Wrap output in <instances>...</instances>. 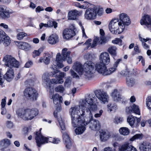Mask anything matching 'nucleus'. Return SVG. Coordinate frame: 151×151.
Returning <instances> with one entry per match:
<instances>
[{
	"mask_svg": "<svg viewBox=\"0 0 151 151\" xmlns=\"http://www.w3.org/2000/svg\"><path fill=\"white\" fill-rule=\"evenodd\" d=\"M106 65L101 62L95 64L91 61H88L84 64V70L86 73L90 74L94 73L96 70L98 73L102 74L103 75H109L116 70L115 68H110L107 69Z\"/></svg>",
	"mask_w": 151,
	"mask_h": 151,
	"instance_id": "1",
	"label": "nucleus"
},
{
	"mask_svg": "<svg viewBox=\"0 0 151 151\" xmlns=\"http://www.w3.org/2000/svg\"><path fill=\"white\" fill-rule=\"evenodd\" d=\"M69 112L71 118L76 119V122H75L76 123L73 125L74 126H76V125H87L88 122H86L84 118L88 116L90 119L93 117L91 112L87 108L85 110L84 109L79 110L76 107L71 108Z\"/></svg>",
	"mask_w": 151,
	"mask_h": 151,
	"instance_id": "2",
	"label": "nucleus"
},
{
	"mask_svg": "<svg viewBox=\"0 0 151 151\" xmlns=\"http://www.w3.org/2000/svg\"><path fill=\"white\" fill-rule=\"evenodd\" d=\"M67 48H63L62 50V58L60 52L58 53L56 56V59L55 61L56 66L59 68H62L64 66L62 63L63 61L67 60V62L69 64H71L72 63L71 58L70 57V52L67 51Z\"/></svg>",
	"mask_w": 151,
	"mask_h": 151,
	"instance_id": "3",
	"label": "nucleus"
},
{
	"mask_svg": "<svg viewBox=\"0 0 151 151\" xmlns=\"http://www.w3.org/2000/svg\"><path fill=\"white\" fill-rule=\"evenodd\" d=\"M35 134V139L37 145L39 147L42 145L47 143L48 142H52L55 144H58L60 142L58 138L52 139V137L48 138L43 136L40 132H34Z\"/></svg>",
	"mask_w": 151,
	"mask_h": 151,
	"instance_id": "4",
	"label": "nucleus"
},
{
	"mask_svg": "<svg viewBox=\"0 0 151 151\" xmlns=\"http://www.w3.org/2000/svg\"><path fill=\"white\" fill-rule=\"evenodd\" d=\"M103 13L102 8L98 6H94L93 8H88L85 12V18L86 19L92 20L96 18L97 14L98 16L102 15Z\"/></svg>",
	"mask_w": 151,
	"mask_h": 151,
	"instance_id": "5",
	"label": "nucleus"
},
{
	"mask_svg": "<svg viewBox=\"0 0 151 151\" xmlns=\"http://www.w3.org/2000/svg\"><path fill=\"white\" fill-rule=\"evenodd\" d=\"M109 27L111 32L114 34L121 33L123 31L125 28L123 25H122L121 22H118L117 19H115L110 22Z\"/></svg>",
	"mask_w": 151,
	"mask_h": 151,
	"instance_id": "6",
	"label": "nucleus"
},
{
	"mask_svg": "<svg viewBox=\"0 0 151 151\" xmlns=\"http://www.w3.org/2000/svg\"><path fill=\"white\" fill-rule=\"evenodd\" d=\"M24 94L27 99L32 101L37 100L38 95L37 91L32 87L26 88L24 91Z\"/></svg>",
	"mask_w": 151,
	"mask_h": 151,
	"instance_id": "7",
	"label": "nucleus"
},
{
	"mask_svg": "<svg viewBox=\"0 0 151 151\" xmlns=\"http://www.w3.org/2000/svg\"><path fill=\"white\" fill-rule=\"evenodd\" d=\"M5 65L10 68L15 67L18 68L19 66V62L11 55H6L3 59Z\"/></svg>",
	"mask_w": 151,
	"mask_h": 151,
	"instance_id": "8",
	"label": "nucleus"
},
{
	"mask_svg": "<svg viewBox=\"0 0 151 151\" xmlns=\"http://www.w3.org/2000/svg\"><path fill=\"white\" fill-rule=\"evenodd\" d=\"M76 28L73 24H71L68 28L64 29L63 32V37L64 39L69 40L76 35Z\"/></svg>",
	"mask_w": 151,
	"mask_h": 151,
	"instance_id": "9",
	"label": "nucleus"
},
{
	"mask_svg": "<svg viewBox=\"0 0 151 151\" xmlns=\"http://www.w3.org/2000/svg\"><path fill=\"white\" fill-rule=\"evenodd\" d=\"M42 80L45 84V86L46 88H50L51 87V84H56L57 83H63V79H59L58 78L56 79H52L50 80L45 76H42Z\"/></svg>",
	"mask_w": 151,
	"mask_h": 151,
	"instance_id": "10",
	"label": "nucleus"
},
{
	"mask_svg": "<svg viewBox=\"0 0 151 151\" xmlns=\"http://www.w3.org/2000/svg\"><path fill=\"white\" fill-rule=\"evenodd\" d=\"M123 76L126 77V83L127 86L129 87H132L135 84L136 81L132 76V74L130 72L127 70L122 72Z\"/></svg>",
	"mask_w": 151,
	"mask_h": 151,
	"instance_id": "11",
	"label": "nucleus"
},
{
	"mask_svg": "<svg viewBox=\"0 0 151 151\" xmlns=\"http://www.w3.org/2000/svg\"><path fill=\"white\" fill-rule=\"evenodd\" d=\"M141 25H145L144 28L151 30V18L148 15H145L140 21Z\"/></svg>",
	"mask_w": 151,
	"mask_h": 151,
	"instance_id": "12",
	"label": "nucleus"
},
{
	"mask_svg": "<svg viewBox=\"0 0 151 151\" xmlns=\"http://www.w3.org/2000/svg\"><path fill=\"white\" fill-rule=\"evenodd\" d=\"M141 121V118L132 115L129 116L127 118V122L130 126L134 127H138Z\"/></svg>",
	"mask_w": 151,
	"mask_h": 151,
	"instance_id": "13",
	"label": "nucleus"
},
{
	"mask_svg": "<svg viewBox=\"0 0 151 151\" xmlns=\"http://www.w3.org/2000/svg\"><path fill=\"white\" fill-rule=\"evenodd\" d=\"M16 114L18 117L20 118L23 120L27 121V109H24L23 108H19L16 111Z\"/></svg>",
	"mask_w": 151,
	"mask_h": 151,
	"instance_id": "14",
	"label": "nucleus"
},
{
	"mask_svg": "<svg viewBox=\"0 0 151 151\" xmlns=\"http://www.w3.org/2000/svg\"><path fill=\"white\" fill-rule=\"evenodd\" d=\"M111 96L115 101L121 102L122 104H125L127 101L126 100L121 97L120 93L116 89L114 90L111 93Z\"/></svg>",
	"mask_w": 151,
	"mask_h": 151,
	"instance_id": "15",
	"label": "nucleus"
},
{
	"mask_svg": "<svg viewBox=\"0 0 151 151\" xmlns=\"http://www.w3.org/2000/svg\"><path fill=\"white\" fill-rule=\"evenodd\" d=\"M119 151H137V149L128 142H126L119 148Z\"/></svg>",
	"mask_w": 151,
	"mask_h": 151,
	"instance_id": "16",
	"label": "nucleus"
},
{
	"mask_svg": "<svg viewBox=\"0 0 151 151\" xmlns=\"http://www.w3.org/2000/svg\"><path fill=\"white\" fill-rule=\"evenodd\" d=\"M93 117L91 119H89L88 121H87L86 122H88V124H90L89 127L92 130H99L100 128V125L99 122L97 120L93 119Z\"/></svg>",
	"mask_w": 151,
	"mask_h": 151,
	"instance_id": "17",
	"label": "nucleus"
},
{
	"mask_svg": "<svg viewBox=\"0 0 151 151\" xmlns=\"http://www.w3.org/2000/svg\"><path fill=\"white\" fill-rule=\"evenodd\" d=\"M12 12L10 10L4 8L2 6H0V17L2 19H6L10 17V15Z\"/></svg>",
	"mask_w": 151,
	"mask_h": 151,
	"instance_id": "18",
	"label": "nucleus"
},
{
	"mask_svg": "<svg viewBox=\"0 0 151 151\" xmlns=\"http://www.w3.org/2000/svg\"><path fill=\"white\" fill-rule=\"evenodd\" d=\"M95 94L97 98L104 104L108 102L109 96L104 92L96 91L95 92Z\"/></svg>",
	"mask_w": 151,
	"mask_h": 151,
	"instance_id": "19",
	"label": "nucleus"
},
{
	"mask_svg": "<svg viewBox=\"0 0 151 151\" xmlns=\"http://www.w3.org/2000/svg\"><path fill=\"white\" fill-rule=\"evenodd\" d=\"M119 18L121 22L122 25L124 27L125 26H128L131 23L129 17L127 15L124 13H122L120 14Z\"/></svg>",
	"mask_w": 151,
	"mask_h": 151,
	"instance_id": "20",
	"label": "nucleus"
},
{
	"mask_svg": "<svg viewBox=\"0 0 151 151\" xmlns=\"http://www.w3.org/2000/svg\"><path fill=\"white\" fill-rule=\"evenodd\" d=\"M82 13V11H79L76 9L70 11L68 14V19L76 20L79 16L81 15Z\"/></svg>",
	"mask_w": 151,
	"mask_h": 151,
	"instance_id": "21",
	"label": "nucleus"
},
{
	"mask_svg": "<svg viewBox=\"0 0 151 151\" xmlns=\"http://www.w3.org/2000/svg\"><path fill=\"white\" fill-rule=\"evenodd\" d=\"M72 118V123L73 126V127H75L78 126L79 127L77 128L75 130V132L76 134H82L86 129V128L84 127L86 125H76V126H74L73 125L76 122V119Z\"/></svg>",
	"mask_w": 151,
	"mask_h": 151,
	"instance_id": "22",
	"label": "nucleus"
},
{
	"mask_svg": "<svg viewBox=\"0 0 151 151\" xmlns=\"http://www.w3.org/2000/svg\"><path fill=\"white\" fill-rule=\"evenodd\" d=\"M63 138L66 148L68 149H70L72 146V142L68 134L66 132L63 133Z\"/></svg>",
	"mask_w": 151,
	"mask_h": 151,
	"instance_id": "23",
	"label": "nucleus"
},
{
	"mask_svg": "<svg viewBox=\"0 0 151 151\" xmlns=\"http://www.w3.org/2000/svg\"><path fill=\"white\" fill-rule=\"evenodd\" d=\"M27 121L32 119L34 117L37 116L39 113L38 110L36 108L32 109H27Z\"/></svg>",
	"mask_w": 151,
	"mask_h": 151,
	"instance_id": "24",
	"label": "nucleus"
},
{
	"mask_svg": "<svg viewBox=\"0 0 151 151\" xmlns=\"http://www.w3.org/2000/svg\"><path fill=\"white\" fill-rule=\"evenodd\" d=\"M100 62L107 65L110 62V59L109 54L106 52L101 53L100 56Z\"/></svg>",
	"mask_w": 151,
	"mask_h": 151,
	"instance_id": "25",
	"label": "nucleus"
},
{
	"mask_svg": "<svg viewBox=\"0 0 151 151\" xmlns=\"http://www.w3.org/2000/svg\"><path fill=\"white\" fill-rule=\"evenodd\" d=\"M111 136V133L108 131L101 130L100 132V138L102 142H104L107 141Z\"/></svg>",
	"mask_w": 151,
	"mask_h": 151,
	"instance_id": "26",
	"label": "nucleus"
},
{
	"mask_svg": "<svg viewBox=\"0 0 151 151\" xmlns=\"http://www.w3.org/2000/svg\"><path fill=\"white\" fill-rule=\"evenodd\" d=\"M3 78L8 81H10L14 77L13 69L12 68H8L6 73L4 76Z\"/></svg>",
	"mask_w": 151,
	"mask_h": 151,
	"instance_id": "27",
	"label": "nucleus"
},
{
	"mask_svg": "<svg viewBox=\"0 0 151 151\" xmlns=\"http://www.w3.org/2000/svg\"><path fill=\"white\" fill-rule=\"evenodd\" d=\"M17 46L20 49L24 50H29L31 48L30 45L28 43L22 42H17Z\"/></svg>",
	"mask_w": 151,
	"mask_h": 151,
	"instance_id": "28",
	"label": "nucleus"
},
{
	"mask_svg": "<svg viewBox=\"0 0 151 151\" xmlns=\"http://www.w3.org/2000/svg\"><path fill=\"white\" fill-rule=\"evenodd\" d=\"M139 149L140 151H151V144L143 142L140 145Z\"/></svg>",
	"mask_w": 151,
	"mask_h": 151,
	"instance_id": "29",
	"label": "nucleus"
},
{
	"mask_svg": "<svg viewBox=\"0 0 151 151\" xmlns=\"http://www.w3.org/2000/svg\"><path fill=\"white\" fill-rule=\"evenodd\" d=\"M52 73V76L53 77H55L59 79H63L65 75V73L64 72H61L57 68H55V70H54V71Z\"/></svg>",
	"mask_w": 151,
	"mask_h": 151,
	"instance_id": "30",
	"label": "nucleus"
},
{
	"mask_svg": "<svg viewBox=\"0 0 151 151\" xmlns=\"http://www.w3.org/2000/svg\"><path fill=\"white\" fill-rule=\"evenodd\" d=\"M58 41V37L56 35H52L49 37L48 40V43L51 45L55 44Z\"/></svg>",
	"mask_w": 151,
	"mask_h": 151,
	"instance_id": "31",
	"label": "nucleus"
},
{
	"mask_svg": "<svg viewBox=\"0 0 151 151\" xmlns=\"http://www.w3.org/2000/svg\"><path fill=\"white\" fill-rule=\"evenodd\" d=\"M74 66L75 70L79 75H82L84 71L82 64L79 63H76Z\"/></svg>",
	"mask_w": 151,
	"mask_h": 151,
	"instance_id": "32",
	"label": "nucleus"
},
{
	"mask_svg": "<svg viewBox=\"0 0 151 151\" xmlns=\"http://www.w3.org/2000/svg\"><path fill=\"white\" fill-rule=\"evenodd\" d=\"M50 55L49 54H47L43 58H40L38 62L40 63L43 62L46 65H48L50 63Z\"/></svg>",
	"mask_w": 151,
	"mask_h": 151,
	"instance_id": "33",
	"label": "nucleus"
},
{
	"mask_svg": "<svg viewBox=\"0 0 151 151\" xmlns=\"http://www.w3.org/2000/svg\"><path fill=\"white\" fill-rule=\"evenodd\" d=\"M116 49L117 48L115 46H112L109 47L108 50V52L113 56L114 58L116 55Z\"/></svg>",
	"mask_w": 151,
	"mask_h": 151,
	"instance_id": "34",
	"label": "nucleus"
},
{
	"mask_svg": "<svg viewBox=\"0 0 151 151\" xmlns=\"http://www.w3.org/2000/svg\"><path fill=\"white\" fill-rule=\"evenodd\" d=\"M87 103L88 104L89 106L93 104V100L92 98H86L85 101H83L81 105L83 107V108H86V106Z\"/></svg>",
	"mask_w": 151,
	"mask_h": 151,
	"instance_id": "35",
	"label": "nucleus"
},
{
	"mask_svg": "<svg viewBox=\"0 0 151 151\" xmlns=\"http://www.w3.org/2000/svg\"><path fill=\"white\" fill-rule=\"evenodd\" d=\"M120 134L124 135H128L129 132V130L128 128L126 127H122L120 128L119 130Z\"/></svg>",
	"mask_w": 151,
	"mask_h": 151,
	"instance_id": "36",
	"label": "nucleus"
},
{
	"mask_svg": "<svg viewBox=\"0 0 151 151\" xmlns=\"http://www.w3.org/2000/svg\"><path fill=\"white\" fill-rule=\"evenodd\" d=\"M144 137V136L142 133L137 134L133 136L131 138L130 140L133 141L136 140H142Z\"/></svg>",
	"mask_w": 151,
	"mask_h": 151,
	"instance_id": "37",
	"label": "nucleus"
},
{
	"mask_svg": "<svg viewBox=\"0 0 151 151\" xmlns=\"http://www.w3.org/2000/svg\"><path fill=\"white\" fill-rule=\"evenodd\" d=\"M107 110L111 112L112 111L115 110L117 109L116 105L114 104H110L108 105Z\"/></svg>",
	"mask_w": 151,
	"mask_h": 151,
	"instance_id": "38",
	"label": "nucleus"
},
{
	"mask_svg": "<svg viewBox=\"0 0 151 151\" xmlns=\"http://www.w3.org/2000/svg\"><path fill=\"white\" fill-rule=\"evenodd\" d=\"M47 24L48 27H53L56 28L57 27L58 23L55 21H49L47 22Z\"/></svg>",
	"mask_w": 151,
	"mask_h": 151,
	"instance_id": "39",
	"label": "nucleus"
},
{
	"mask_svg": "<svg viewBox=\"0 0 151 151\" xmlns=\"http://www.w3.org/2000/svg\"><path fill=\"white\" fill-rule=\"evenodd\" d=\"M132 109L133 110V113L136 114H137L139 115L140 114V111L139 106L135 104H134L132 106Z\"/></svg>",
	"mask_w": 151,
	"mask_h": 151,
	"instance_id": "40",
	"label": "nucleus"
},
{
	"mask_svg": "<svg viewBox=\"0 0 151 151\" xmlns=\"http://www.w3.org/2000/svg\"><path fill=\"white\" fill-rule=\"evenodd\" d=\"M42 51V48H40L38 50H35L32 52V55L33 58L39 56L41 52Z\"/></svg>",
	"mask_w": 151,
	"mask_h": 151,
	"instance_id": "41",
	"label": "nucleus"
},
{
	"mask_svg": "<svg viewBox=\"0 0 151 151\" xmlns=\"http://www.w3.org/2000/svg\"><path fill=\"white\" fill-rule=\"evenodd\" d=\"M99 38L100 40L98 42V44H104L107 42V39L105 36H100Z\"/></svg>",
	"mask_w": 151,
	"mask_h": 151,
	"instance_id": "42",
	"label": "nucleus"
},
{
	"mask_svg": "<svg viewBox=\"0 0 151 151\" xmlns=\"http://www.w3.org/2000/svg\"><path fill=\"white\" fill-rule=\"evenodd\" d=\"M55 91L56 92L63 93L64 92L65 88L62 85H59L55 88Z\"/></svg>",
	"mask_w": 151,
	"mask_h": 151,
	"instance_id": "43",
	"label": "nucleus"
},
{
	"mask_svg": "<svg viewBox=\"0 0 151 151\" xmlns=\"http://www.w3.org/2000/svg\"><path fill=\"white\" fill-rule=\"evenodd\" d=\"M146 104L147 108L151 110V97L148 96L146 99Z\"/></svg>",
	"mask_w": 151,
	"mask_h": 151,
	"instance_id": "44",
	"label": "nucleus"
},
{
	"mask_svg": "<svg viewBox=\"0 0 151 151\" xmlns=\"http://www.w3.org/2000/svg\"><path fill=\"white\" fill-rule=\"evenodd\" d=\"M27 35V34L26 33L24 32H20L17 34V37L18 40H21Z\"/></svg>",
	"mask_w": 151,
	"mask_h": 151,
	"instance_id": "45",
	"label": "nucleus"
},
{
	"mask_svg": "<svg viewBox=\"0 0 151 151\" xmlns=\"http://www.w3.org/2000/svg\"><path fill=\"white\" fill-rule=\"evenodd\" d=\"M99 40V37H96L94 38L93 43L91 45V47L93 48L96 47L97 44H98V42Z\"/></svg>",
	"mask_w": 151,
	"mask_h": 151,
	"instance_id": "46",
	"label": "nucleus"
},
{
	"mask_svg": "<svg viewBox=\"0 0 151 151\" xmlns=\"http://www.w3.org/2000/svg\"><path fill=\"white\" fill-rule=\"evenodd\" d=\"M5 39H3L1 41L4 42V45L5 46H8L10 43V40L8 36H6Z\"/></svg>",
	"mask_w": 151,
	"mask_h": 151,
	"instance_id": "47",
	"label": "nucleus"
},
{
	"mask_svg": "<svg viewBox=\"0 0 151 151\" xmlns=\"http://www.w3.org/2000/svg\"><path fill=\"white\" fill-rule=\"evenodd\" d=\"M59 96V95L58 94L56 93L53 96H52V97L50 99H53V102L54 104H55V103L58 104Z\"/></svg>",
	"mask_w": 151,
	"mask_h": 151,
	"instance_id": "48",
	"label": "nucleus"
},
{
	"mask_svg": "<svg viewBox=\"0 0 151 151\" xmlns=\"http://www.w3.org/2000/svg\"><path fill=\"white\" fill-rule=\"evenodd\" d=\"M88 109L91 112L92 111H94L96 110L97 109V106L96 104H92L89 106Z\"/></svg>",
	"mask_w": 151,
	"mask_h": 151,
	"instance_id": "49",
	"label": "nucleus"
},
{
	"mask_svg": "<svg viewBox=\"0 0 151 151\" xmlns=\"http://www.w3.org/2000/svg\"><path fill=\"white\" fill-rule=\"evenodd\" d=\"M57 120L59 123L61 129L62 130H65L66 128L65 123L62 120H60L59 119H58Z\"/></svg>",
	"mask_w": 151,
	"mask_h": 151,
	"instance_id": "50",
	"label": "nucleus"
},
{
	"mask_svg": "<svg viewBox=\"0 0 151 151\" xmlns=\"http://www.w3.org/2000/svg\"><path fill=\"white\" fill-rule=\"evenodd\" d=\"M122 40L120 38H116L115 40H113L112 41V43L116 44H119L120 45H122Z\"/></svg>",
	"mask_w": 151,
	"mask_h": 151,
	"instance_id": "51",
	"label": "nucleus"
},
{
	"mask_svg": "<svg viewBox=\"0 0 151 151\" xmlns=\"http://www.w3.org/2000/svg\"><path fill=\"white\" fill-rule=\"evenodd\" d=\"M5 32L2 29H0V40L1 41L3 39H5L6 36Z\"/></svg>",
	"mask_w": 151,
	"mask_h": 151,
	"instance_id": "52",
	"label": "nucleus"
},
{
	"mask_svg": "<svg viewBox=\"0 0 151 151\" xmlns=\"http://www.w3.org/2000/svg\"><path fill=\"white\" fill-rule=\"evenodd\" d=\"M123 121L122 118L119 116L116 117L115 118V123L117 124L122 123Z\"/></svg>",
	"mask_w": 151,
	"mask_h": 151,
	"instance_id": "53",
	"label": "nucleus"
},
{
	"mask_svg": "<svg viewBox=\"0 0 151 151\" xmlns=\"http://www.w3.org/2000/svg\"><path fill=\"white\" fill-rule=\"evenodd\" d=\"M83 3L85 4L84 5H83V9H86V8L89 7L90 6L93 5V4L89 3L86 1H84Z\"/></svg>",
	"mask_w": 151,
	"mask_h": 151,
	"instance_id": "54",
	"label": "nucleus"
},
{
	"mask_svg": "<svg viewBox=\"0 0 151 151\" xmlns=\"http://www.w3.org/2000/svg\"><path fill=\"white\" fill-rule=\"evenodd\" d=\"M71 76L73 78H79V76L73 70L71 69L70 71Z\"/></svg>",
	"mask_w": 151,
	"mask_h": 151,
	"instance_id": "55",
	"label": "nucleus"
},
{
	"mask_svg": "<svg viewBox=\"0 0 151 151\" xmlns=\"http://www.w3.org/2000/svg\"><path fill=\"white\" fill-rule=\"evenodd\" d=\"M6 147H7V145H5L4 141L3 140L1 141L0 142V149L3 150Z\"/></svg>",
	"mask_w": 151,
	"mask_h": 151,
	"instance_id": "56",
	"label": "nucleus"
},
{
	"mask_svg": "<svg viewBox=\"0 0 151 151\" xmlns=\"http://www.w3.org/2000/svg\"><path fill=\"white\" fill-rule=\"evenodd\" d=\"M126 111L128 114L133 113V110L132 109V106H129L127 107L126 108Z\"/></svg>",
	"mask_w": 151,
	"mask_h": 151,
	"instance_id": "57",
	"label": "nucleus"
},
{
	"mask_svg": "<svg viewBox=\"0 0 151 151\" xmlns=\"http://www.w3.org/2000/svg\"><path fill=\"white\" fill-rule=\"evenodd\" d=\"M28 20L27 26L33 27V24L32 22V20L33 19L31 18H28L27 19Z\"/></svg>",
	"mask_w": 151,
	"mask_h": 151,
	"instance_id": "58",
	"label": "nucleus"
},
{
	"mask_svg": "<svg viewBox=\"0 0 151 151\" xmlns=\"http://www.w3.org/2000/svg\"><path fill=\"white\" fill-rule=\"evenodd\" d=\"M23 132L25 135L29 133V131L31 130V129L30 127H25L23 128Z\"/></svg>",
	"mask_w": 151,
	"mask_h": 151,
	"instance_id": "59",
	"label": "nucleus"
},
{
	"mask_svg": "<svg viewBox=\"0 0 151 151\" xmlns=\"http://www.w3.org/2000/svg\"><path fill=\"white\" fill-rule=\"evenodd\" d=\"M6 103V97L2 99L1 105L2 108H4L5 106Z\"/></svg>",
	"mask_w": 151,
	"mask_h": 151,
	"instance_id": "60",
	"label": "nucleus"
},
{
	"mask_svg": "<svg viewBox=\"0 0 151 151\" xmlns=\"http://www.w3.org/2000/svg\"><path fill=\"white\" fill-rule=\"evenodd\" d=\"M13 126V123L11 122L8 121L6 122V126L9 128H12Z\"/></svg>",
	"mask_w": 151,
	"mask_h": 151,
	"instance_id": "61",
	"label": "nucleus"
},
{
	"mask_svg": "<svg viewBox=\"0 0 151 151\" xmlns=\"http://www.w3.org/2000/svg\"><path fill=\"white\" fill-rule=\"evenodd\" d=\"M32 62L31 60H29L26 63L24 66L26 68H29L32 65Z\"/></svg>",
	"mask_w": 151,
	"mask_h": 151,
	"instance_id": "62",
	"label": "nucleus"
},
{
	"mask_svg": "<svg viewBox=\"0 0 151 151\" xmlns=\"http://www.w3.org/2000/svg\"><path fill=\"white\" fill-rule=\"evenodd\" d=\"M122 59H117L116 62H115V63L114 65V68H116L117 66L119 64V62L122 61Z\"/></svg>",
	"mask_w": 151,
	"mask_h": 151,
	"instance_id": "63",
	"label": "nucleus"
},
{
	"mask_svg": "<svg viewBox=\"0 0 151 151\" xmlns=\"http://www.w3.org/2000/svg\"><path fill=\"white\" fill-rule=\"evenodd\" d=\"M4 141V143L6 145H7V147L11 144L10 140L8 139H5L3 140Z\"/></svg>",
	"mask_w": 151,
	"mask_h": 151,
	"instance_id": "64",
	"label": "nucleus"
}]
</instances>
